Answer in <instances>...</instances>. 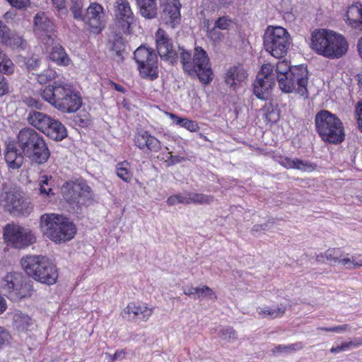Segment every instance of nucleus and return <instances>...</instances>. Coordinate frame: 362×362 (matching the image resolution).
Segmentation results:
<instances>
[{
  "mask_svg": "<svg viewBox=\"0 0 362 362\" xmlns=\"http://www.w3.org/2000/svg\"><path fill=\"white\" fill-rule=\"evenodd\" d=\"M40 95L45 101L63 112H75L82 105L80 93L70 84L54 81L53 85L47 86Z\"/></svg>",
  "mask_w": 362,
  "mask_h": 362,
  "instance_id": "1",
  "label": "nucleus"
},
{
  "mask_svg": "<svg viewBox=\"0 0 362 362\" xmlns=\"http://www.w3.org/2000/svg\"><path fill=\"white\" fill-rule=\"evenodd\" d=\"M17 143L32 163L44 164L50 156V151L42 136L32 128L21 129L17 135Z\"/></svg>",
  "mask_w": 362,
  "mask_h": 362,
  "instance_id": "2",
  "label": "nucleus"
},
{
  "mask_svg": "<svg viewBox=\"0 0 362 362\" xmlns=\"http://www.w3.org/2000/svg\"><path fill=\"white\" fill-rule=\"evenodd\" d=\"M21 266L28 275L47 285H53L58 279V271L50 259L43 255H28L21 259Z\"/></svg>",
  "mask_w": 362,
  "mask_h": 362,
  "instance_id": "3",
  "label": "nucleus"
},
{
  "mask_svg": "<svg viewBox=\"0 0 362 362\" xmlns=\"http://www.w3.org/2000/svg\"><path fill=\"white\" fill-rule=\"evenodd\" d=\"M315 130L321 139L329 144H337L345 139L344 124L335 115L321 110L315 116Z\"/></svg>",
  "mask_w": 362,
  "mask_h": 362,
  "instance_id": "4",
  "label": "nucleus"
},
{
  "mask_svg": "<svg viewBox=\"0 0 362 362\" xmlns=\"http://www.w3.org/2000/svg\"><path fill=\"white\" fill-rule=\"evenodd\" d=\"M0 206L10 214L28 216L33 211L30 198L19 187H10L0 193Z\"/></svg>",
  "mask_w": 362,
  "mask_h": 362,
  "instance_id": "5",
  "label": "nucleus"
},
{
  "mask_svg": "<svg viewBox=\"0 0 362 362\" xmlns=\"http://www.w3.org/2000/svg\"><path fill=\"white\" fill-rule=\"evenodd\" d=\"M0 287L4 295L13 302L30 298L33 292L32 285L18 272L7 273L1 279Z\"/></svg>",
  "mask_w": 362,
  "mask_h": 362,
  "instance_id": "6",
  "label": "nucleus"
},
{
  "mask_svg": "<svg viewBox=\"0 0 362 362\" xmlns=\"http://www.w3.org/2000/svg\"><path fill=\"white\" fill-rule=\"evenodd\" d=\"M291 45V37L288 31L282 27H269L264 35V47L268 52L276 58L286 54Z\"/></svg>",
  "mask_w": 362,
  "mask_h": 362,
  "instance_id": "7",
  "label": "nucleus"
},
{
  "mask_svg": "<svg viewBox=\"0 0 362 362\" xmlns=\"http://www.w3.org/2000/svg\"><path fill=\"white\" fill-rule=\"evenodd\" d=\"M134 59L142 78L153 81L158 77V57L153 49L139 46L134 52Z\"/></svg>",
  "mask_w": 362,
  "mask_h": 362,
  "instance_id": "8",
  "label": "nucleus"
},
{
  "mask_svg": "<svg viewBox=\"0 0 362 362\" xmlns=\"http://www.w3.org/2000/svg\"><path fill=\"white\" fill-rule=\"evenodd\" d=\"M62 194L67 203L76 206L84 204L93 197L90 187L83 179L65 182L62 186Z\"/></svg>",
  "mask_w": 362,
  "mask_h": 362,
  "instance_id": "9",
  "label": "nucleus"
},
{
  "mask_svg": "<svg viewBox=\"0 0 362 362\" xmlns=\"http://www.w3.org/2000/svg\"><path fill=\"white\" fill-rule=\"evenodd\" d=\"M180 61L185 74L197 76L204 83V49L202 47H195L193 57L190 52L183 49L180 54Z\"/></svg>",
  "mask_w": 362,
  "mask_h": 362,
  "instance_id": "10",
  "label": "nucleus"
},
{
  "mask_svg": "<svg viewBox=\"0 0 362 362\" xmlns=\"http://www.w3.org/2000/svg\"><path fill=\"white\" fill-rule=\"evenodd\" d=\"M4 237L8 245L22 249L36 241L35 235L27 228H4Z\"/></svg>",
  "mask_w": 362,
  "mask_h": 362,
  "instance_id": "11",
  "label": "nucleus"
},
{
  "mask_svg": "<svg viewBox=\"0 0 362 362\" xmlns=\"http://www.w3.org/2000/svg\"><path fill=\"white\" fill-rule=\"evenodd\" d=\"M105 10L97 2L90 3L83 18V22L88 30L93 33L99 34L105 28Z\"/></svg>",
  "mask_w": 362,
  "mask_h": 362,
  "instance_id": "12",
  "label": "nucleus"
},
{
  "mask_svg": "<svg viewBox=\"0 0 362 362\" xmlns=\"http://www.w3.org/2000/svg\"><path fill=\"white\" fill-rule=\"evenodd\" d=\"M115 21L123 33H129L135 17L128 0H117L114 6Z\"/></svg>",
  "mask_w": 362,
  "mask_h": 362,
  "instance_id": "13",
  "label": "nucleus"
},
{
  "mask_svg": "<svg viewBox=\"0 0 362 362\" xmlns=\"http://www.w3.org/2000/svg\"><path fill=\"white\" fill-rule=\"evenodd\" d=\"M181 6L180 0H160V19L163 23L172 28H176L181 21Z\"/></svg>",
  "mask_w": 362,
  "mask_h": 362,
  "instance_id": "14",
  "label": "nucleus"
},
{
  "mask_svg": "<svg viewBox=\"0 0 362 362\" xmlns=\"http://www.w3.org/2000/svg\"><path fill=\"white\" fill-rule=\"evenodd\" d=\"M155 37L157 52L160 58L173 63L177 58V54L173 47L172 40L162 28L157 30Z\"/></svg>",
  "mask_w": 362,
  "mask_h": 362,
  "instance_id": "15",
  "label": "nucleus"
},
{
  "mask_svg": "<svg viewBox=\"0 0 362 362\" xmlns=\"http://www.w3.org/2000/svg\"><path fill=\"white\" fill-rule=\"evenodd\" d=\"M134 144L141 151L158 153L162 149V143L148 131L144 129H137L133 138Z\"/></svg>",
  "mask_w": 362,
  "mask_h": 362,
  "instance_id": "16",
  "label": "nucleus"
},
{
  "mask_svg": "<svg viewBox=\"0 0 362 362\" xmlns=\"http://www.w3.org/2000/svg\"><path fill=\"white\" fill-rule=\"evenodd\" d=\"M35 31L42 42L47 45H53L54 39V24L45 13H37L34 18Z\"/></svg>",
  "mask_w": 362,
  "mask_h": 362,
  "instance_id": "17",
  "label": "nucleus"
},
{
  "mask_svg": "<svg viewBox=\"0 0 362 362\" xmlns=\"http://www.w3.org/2000/svg\"><path fill=\"white\" fill-rule=\"evenodd\" d=\"M154 312V307L140 301L129 302L124 308L122 313L128 315L135 322H147Z\"/></svg>",
  "mask_w": 362,
  "mask_h": 362,
  "instance_id": "18",
  "label": "nucleus"
},
{
  "mask_svg": "<svg viewBox=\"0 0 362 362\" xmlns=\"http://www.w3.org/2000/svg\"><path fill=\"white\" fill-rule=\"evenodd\" d=\"M348 49V44L344 37L332 31L329 45L324 57L330 59H339L346 54Z\"/></svg>",
  "mask_w": 362,
  "mask_h": 362,
  "instance_id": "19",
  "label": "nucleus"
},
{
  "mask_svg": "<svg viewBox=\"0 0 362 362\" xmlns=\"http://www.w3.org/2000/svg\"><path fill=\"white\" fill-rule=\"evenodd\" d=\"M288 76L293 79L296 92L300 95L307 98L308 95L307 89L308 71L307 66L303 64L294 66L288 73Z\"/></svg>",
  "mask_w": 362,
  "mask_h": 362,
  "instance_id": "20",
  "label": "nucleus"
},
{
  "mask_svg": "<svg viewBox=\"0 0 362 362\" xmlns=\"http://www.w3.org/2000/svg\"><path fill=\"white\" fill-rule=\"evenodd\" d=\"M0 43L9 46L12 48L24 49L26 46V41L22 36L11 29L0 20Z\"/></svg>",
  "mask_w": 362,
  "mask_h": 362,
  "instance_id": "21",
  "label": "nucleus"
},
{
  "mask_svg": "<svg viewBox=\"0 0 362 362\" xmlns=\"http://www.w3.org/2000/svg\"><path fill=\"white\" fill-rule=\"evenodd\" d=\"M332 30L319 29L313 32L311 35L310 47L318 54L325 56V51L329 45Z\"/></svg>",
  "mask_w": 362,
  "mask_h": 362,
  "instance_id": "22",
  "label": "nucleus"
},
{
  "mask_svg": "<svg viewBox=\"0 0 362 362\" xmlns=\"http://www.w3.org/2000/svg\"><path fill=\"white\" fill-rule=\"evenodd\" d=\"M247 76V71L243 65H234L226 70L224 81L228 86L235 90L238 84L243 82Z\"/></svg>",
  "mask_w": 362,
  "mask_h": 362,
  "instance_id": "23",
  "label": "nucleus"
},
{
  "mask_svg": "<svg viewBox=\"0 0 362 362\" xmlns=\"http://www.w3.org/2000/svg\"><path fill=\"white\" fill-rule=\"evenodd\" d=\"M204 202V195L202 194L185 192L183 193H178L176 194L170 195L167 199L166 203L168 206H175L178 204H201Z\"/></svg>",
  "mask_w": 362,
  "mask_h": 362,
  "instance_id": "24",
  "label": "nucleus"
},
{
  "mask_svg": "<svg viewBox=\"0 0 362 362\" xmlns=\"http://www.w3.org/2000/svg\"><path fill=\"white\" fill-rule=\"evenodd\" d=\"M76 233V228H47L45 234L55 243L71 240Z\"/></svg>",
  "mask_w": 362,
  "mask_h": 362,
  "instance_id": "25",
  "label": "nucleus"
},
{
  "mask_svg": "<svg viewBox=\"0 0 362 362\" xmlns=\"http://www.w3.org/2000/svg\"><path fill=\"white\" fill-rule=\"evenodd\" d=\"M345 21L356 29L362 30V4L354 3L347 7Z\"/></svg>",
  "mask_w": 362,
  "mask_h": 362,
  "instance_id": "26",
  "label": "nucleus"
},
{
  "mask_svg": "<svg viewBox=\"0 0 362 362\" xmlns=\"http://www.w3.org/2000/svg\"><path fill=\"white\" fill-rule=\"evenodd\" d=\"M4 159L9 168L18 169L23 163V156L18 151L13 142H9L6 147Z\"/></svg>",
  "mask_w": 362,
  "mask_h": 362,
  "instance_id": "27",
  "label": "nucleus"
},
{
  "mask_svg": "<svg viewBox=\"0 0 362 362\" xmlns=\"http://www.w3.org/2000/svg\"><path fill=\"white\" fill-rule=\"evenodd\" d=\"M40 221V226H74L66 216L54 213L42 214Z\"/></svg>",
  "mask_w": 362,
  "mask_h": 362,
  "instance_id": "28",
  "label": "nucleus"
},
{
  "mask_svg": "<svg viewBox=\"0 0 362 362\" xmlns=\"http://www.w3.org/2000/svg\"><path fill=\"white\" fill-rule=\"evenodd\" d=\"M27 119L31 126L44 133L52 118L40 112L30 111Z\"/></svg>",
  "mask_w": 362,
  "mask_h": 362,
  "instance_id": "29",
  "label": "nucleus"
},
{
  "mask_svg": "<svg viewBox=\"0 0 362 362\" xmlns=\"http://www.w3.org/2000/svg\"><path fill=\"white\" fill-rule=\"evenodd\" d=\"M50 139L55 141H62L67 136L66 129L59 121L52 119L47 129L44 132Z\"/></svg>",
  "mask_w": 362,
  "mask_h": 362,
  "instance_id": "30",
  "label": "nucleus"
},
{
  "mask_svg": "<svg viewBox=\"0 0 362 362\" xmlns=\"http://www.w3.org/2000/svg\"><path fill=\"white\" fill-rule=\"evenodd\" d=\"M274 84V79H266L263 77L257 76L253 84V93L257 98L265 100L269 95V89L272 88Z\"/></svg>",
  "mask_w": 362,
  "mask_h": 362,
  "instance_id": "31",
  "label": "nucleus"
},
{
  "mask_svg": "<svg viewBox=\"0 0 362 362\" xmlns=\"http://www.w3.org/2000/svg\"><path fill=\"white\" fill-rule=\"evenodd\" d=\"M49 57L52 62L61 66H69L71 62L65 49L60 44L52 46Z\"/></svg>",
  "mask_w": 362,
  "mask_h": 362,
  "instance_id": "32",
  "label": "nucleus"
},
{
  "mask_svg": "<svg viewBox=\"0 0 362 362\" xmlns=\"http://www.w3.org/2000/svg\"><path fill=\"white\" fill-rule=\"evenodd\" d=\"M165 114L173 120L174 124L183 127L191 132H196L199 129L198 123L196 121L191 120L185 117H180L177 115L169 112H165Z\"/></svg>",
  "mask_w": 362,
  "mask_h": 362,
  "instance_id": "33",
  "label": "nucleus"
},
{
  "mask_svg": "<svg viewBox=\"0 0 362 362\" xmlns=\"http://www.w3.org/2000/svg\"><path fill=\"white\" fill-rule=\"evenodd\" d=\"M139 11L144 18L153 19L158 16V7L156 0H146L137 3Z\"/></svg>",
  "mask_w": 362,
  "mask_h": 362,
  "instance_id": "34",
  "label": "nucleus"
},
{
  "mask_svg": "<svg viewBox=\"0 0 362 362\" xmlns=\"http://www.w3.org/2000/svg\"><path fill=\"white\" fill-rule=\"evenodd\" d=\"M116 175L124 182L129 183L133 179V172L131 165L127 160H123L117 163L115 166Z\"/></svg>",
  "mask_w": 362,
  "mask_h": 362,
  "instance_id": "35",
  "label": "nucleus"
},
{
  "mask_svg": "<svg viewBox=\"0 0 362 362\" xmlns=\"http://www.w3.org/2000/svg\"><path fill=\"white\" fill-rule=\"evenodd\" d=\"M54 180L52 175H42L39 179L40 194L44 197L54 195L52 191Z\"/></svg>",
  "mask_w": 362,
  "mask_h": 362,
  "instance_id": "36",
  "label": "nucleus"
},
{
  "mask_svg": "<svg viewBox=\"0 0 362 362\" xmlns=\"http://www.w3.org/2000/svg\"><path fill=\"white\" fill-rule=\"evenodd\" d=\"M293 66H291L287 61H279L276 66V79L279 82V86H282L284 88L289 90V86L283 84V77L286 78L288 73L291 71Z\"/></svg>",
  "mask_w": 362,
  "mask_h": 362,
  "instance_id": "37",
  "label": "nucleus"
},
{
  "mask_svg": "<svg viewBox=\"0 0 362 362\" xmlns=\"http://www.w3.org/2000/svg\"><path fill=\"white\" fill-rule=\"evenodd\" d=\"M126 47L124 38L121 35H116L112 42V50L115 52L117 62H122L124 61Z\"/></svg>",
  "mask_w": 362,
  "mask_h": 362,
  "instance_id": "38",
  "label": "nucleus"
},
{
  "mask_svg": "<svg viewBox=\"0 0 362 362\" xmlns=\"http://www.w3.org/2000/svg\"><path fill=\"white\" fill-rule=\"evenodd\" d=\"M286 310V306L281 304L280 306H277L275 308L269 307L257 308V312L259 315L263 317H269L271 318H276L281 317L284 315Z\"/></svg>",
  "mask_w": 362,
  "mask_h": 362,
  "instance_id": "39",
  "label": "nucleus"
},
{
  "mask_svg": "<svg viewBox=\"0 0 362 362\" xmlns=\"http://www.w3.org/2000/svg\"><path fill=\"white\" fill-rule=\"evenodd\" d=\"M325 257L326 260L329 261L331 264H342V259H346V256L339 248H330L325 251Z\"/></svg>",
  "mask_w": 362,
  "mask_h": 362,
  "instance_id": "40",
  "label": "nucleus"
},
{
  "mask_svg": "<svg viewBox=\"0 0 362 362\" xmlns=\"http://www.w3.org/2000/svg\"><path fill=\"white\" fill-rule=\"evenodd\" d=\"M304 348L302 342H296L288 345H278L272 349V351L274 354L280 353L290 354L296 351L301 350Z\"/></svg>",
  "mask_w": 362,
  "mask_h": 362,
  "instance_id": "41",
  "label": "nucleus"
},
{
  "mask_svg": "<svg viewBox=\"0 0 362 362\" xmlns=\"http://www.w3.org/2000/svg\"><path fill=\"white\" fill-rule=\"evenodd\" d=\"M219 337L227 342H230L238 339L236 331L230 326L221 327L218 333Z\"/></svg>",
  "mask_w": 362,
  "mask_h": 362,
  "instance_id": "42",
  "label": "nucleus"
},
{
  "mask_svg": "<svg viewBox=\"0 0 362 362\" xmlns=\"http://www.w3.org/2000/svg\"><path fill=\"white\" fill-rule=\"evenodd\" d=\"M14 71V65L12 61L0 50V72L10 74Z\"/></svg>",
  "mask_w": 362,
  "mask_h": 362,
  "instance_id": "43",
  "label": "nucleus"
},
{
  "mask_svg": "<svg viewBox=\"0 0 362 362\" xmlns=\"http://www.w3.org/2000/svg\"><path fill=\"white\" fill-rule=\"evenodd\" d=\"M342 265L349 269L362 267V255H353L351 258L346 256V259H342Z\"/></svg>",
  "mask_w": 362,
  "mask_h": 362,
  "instance_id": "44",
  "label": "nucleus"
},
{
  "mask_svg": "<svg viewBox=\"0 0 362 362\" xmlns=\"http://www.w3.org/2000/svg\"><path fill=\"white\" fill-rule=\"evenodd\" d=\"M264 117L267 122H276L279 119V112L274 106L269 103L267 104L262 108Z\"/></svg>",
  "mask_w": 362,
  "mask_h": 362,
  "instance_id": "45",
  "label": "nucleus"
},
{
  "mask_svg": "<svg viewBox=\"0 0 362 362\" xmlns=\"http://www.w3.org/2000/svg\"><path fill=\"white\" fill-rule=\"evenodd\" d=\"M317 168V165L308 160L296 158L295 168L303 172H313Z\"/></svg>",
  "mask_w": 362,
  "mask_h": 362,
  "instance_id": "46",
  "label": "nucleus"
},
{
  "mask_svg": "<svg viewBox=\"0 0 362 362\" xmlns=\"http://www.w3.org/2000/svg\"><path fill=\"white\" fill-rule=\"evenodd\" d=\"M57 77V73L55 70L52 69H47L39 74L37 80L40 83H47V82L54 80Z\"/></svg>",
  "mask_w": 362,
  "mask_h": 362,
  "instance_id": "47",
  "label": "nucleus"
},
{
  "mask_svg": "<svg viewBox=\"0 0 362 362\" xmlns=\"http://www.w3.org/2000/svg\"><path fill=\"white\" fill-rule=\"evenodd\" d=\"M70 11L75 19L83 21L84 14L83 13V5L81 2L77 1L73 2L70 7Z\"/></svg>",
  "mask_w": 362,
  "mask_h": 362,
  "instance_id": "48",
  "label": "nucleus"
},
{
  "mask_svg": "<svg viewBox=\"0 0 362 362\" xmlns=\"http://www.w3.org/2000/svg\"><path fill=\"white\" fill-rule=\"evenodd\" d=\"M233 21L231 18L228 16L219 17L214 23L216 28L220 30H228L233 25Z\"/></svg>",
  "mask_w": 362,
  "mask_h": 362,
  "instance_id": "49",
  "label": "nucleus"
},
{
  "mask_svg": "<svg viewBox=\"0 0 362 362\" xmlns=\"http://www.w3.org/2000/svg\"><path fill=\"white\" fill-rule=\"evenodd\" d=\"M273 66L270 64H264L262 66L261 71L258 73L257 76L263 77L266 79H274V74L273 73Z\"/></svg>",
  "mask_w": 362,
  "mask_h": 362,
  "instance_id": "50",
  "label": "nucleus"
},
{
  "mask_svg": "<svg viewBox=\"0 0 362 362\" xmlns=\"http://www.w3.org/2000/svg\"><path fill=\"white\" fill-rule=\"evenodd\" d=\"M11 335L4 327L0 326V350L9 344Z\"/></svg>",
  "mask_w": 362,
  "mask_h": 362,
  "instance_id": "51",
  "label": "nucleus"
},
{
  "mask_svg": "<svg viewBox=\"0 0 362 362\" xmlns=\"http://www.w3.org/2000/svg\"><path fill=\"white\" fill-rule=\"evenodd\" d=\"M218 28L214 27L208 31V36L211 41L214 42H218L222 40L223 37V35L221 32H220Z\"/></svg>",
  "mask_w": 362,
  "mask_h": 362,
  "instance_id": "52",
  "label": "nucleus"
},
{
  "mask_svg": "<svg viewBox=\"0 0 362 362\" xmlns=\"http://www.w3.org/2000/svg\"><path fill=\"white\" fill-rule=\"evenodd\" d=\"M209 59L205 54V85L209 83L213 80L214 74L211 66L209 65Z\"/></svg>",
  "mask_w": 362,
  "mask_h": 362,
  "instance_id": "53",
  "label": "nucleus"
},
{
  "mask_svg": "<svg viewBox=\"0 0 362 362\" xmlns=\"http://www.w3.org/2000/svg\"><path fill=\"white\" fill-rule=\"evenodd\" d=\"M284 83L291 86V87H289V90H288V89L284 88V87L282 86H279V88H281V90L282 91H284V93H291L293 91H296L295 84L293 82V79H292V77H290L289 76H286V78L283 77V84Z\"/></svg>",
  "mask_w": 362,
  "mask_h": 362,
  "instance_id": "54",
  "label": "nucleus"
},
{
  "mask_svg": "<svg viewBox=\"0 0 362 362\" xmlns=\"http://www.w3.org/2000/svg\"><path fill=\"white\" fill-rule=\"evenodd\" d=\"M362 345V338L356 339L354 341L343 342L341 344L342 351H346L352 346L357 347Z\"/></svg>",
  "mask_w": 362,
  "mask_h": 362,
  "instance_id": "55",
  "label": "nucleus"
},
{
  "mask_svg": "<svg viewBox=\"0 0 362 362\" xmlns=\"http://www.w3.org/2000/svg\"><path fill=\"white\" fill-rule=\"evenodd\" d=\"M8 2L14 8L22 9L26 8L30 4V0H7Z\"/></svg>",
  "mask_w": 362,
  "mask_h": 362,
  "instance_id": "56",
  "label": "nucleus"
},
{
  "mask_svg": "<svg viewBox=\"0 0 362 362\" xmlns=\"http://www.w3.org/2000/svg\"><path fill=\"white\" fill-rule=\"evenodd\" d=\"M351 330V327L348 324L337 325L331 327L330 332H335L338 334H342L346 332H350Z\"/></svg>",
  "mask_w": 362,
  "mask_h": 362,
  "instance_id": "57",
  "label": "nucleus"
},
{
  "mask_svg": "<svg viewBox=\"0 0 362 362\" xmlns=\"http://www.w3.org/2000/svg\"><path fill=\"white\" fill-rule=\"evenodd\" d=\"M9 86L6 78L0 74V96L8 93Z\"/></svg>",
  "mask_w": 362,
  "mask_h": 362,
  "instance_id": "58",
  "label": "nucleus"
},
{
  "mask_svg": "<svg viewBox=\"0 0 362 362\" xmlns=\"http://www.w3.org/2000/svg\"><path fill=\"white\" fill-rule=\"evenodd\" d=\"M184 293L189 296L192 295H197L198 296H200L204 293V288L190 287L185 289Z\"/></svg>",
  "mask_w": 362,
  "mask_h": 362,
  "instance_id": "59",
  "label": "nucleus"
},
{
  "mask_svg": "<svg viewBox=\"0 0 362 362\" xmlns=\"http://www.w3.org/2000/svg\"><path fill=\"white\" fill-rule=\"evenodd\" d=\"M356 113L357 115L358 127L362 132V100L357 103L356 106Z\"/></svg>",
  "mask_w": 362,
  "mask_h": 362,
  "instance_id": "60",
  "label": "nucleus"
},
{
  "mask_svg": "<svg viewBox=\"0 0 362 362\" xmlns=\"http://www.w3.org/2000/svg\"><path fill=\"white\" fill-rule=\"evenodd\" d=\"M25 103L28 107H35L36 109L40 110L42 108V104L35 98H28L25 100Z\"/></svg>",
  "mask_w": 362,
  "mask_h": 362,
  "instance_id": "61",
  "label": "nucleus"
},
{
  "mask_svg": "<svg viewBox=\"0 0 362 362\" xmlns=\"http://www.w3.org/2000/svg\"><path fill=\"white\" fill-rule=\"evenodd\" d=\"M281 163L286 168L294 169L296 165V158L291 159L290 158L286 157L281 160Z\"/></svg>",
  "mask_w": 362,
  "mask_h": 362,
  "instance_id": "62",
  "label": "nucleus"
},
{
  "mask_svg": "<svg viewBox=\"0 0 362 362\" xmlns=\"http://www.w3.org/2000/svg\"><path fill=\"white\" fill-rule=\"evenodd\" d=\"M107 85L110 86L112 88L119 93H125L126 92V89L122 85L118 84L112 80H108Z\"/></svg>",
  "mask_w": 362,
  "mask_h": 362,
  "instance_id": "63",
  "label": "nucleus"
},
{
  "mask_svg": "<svg viewBox=\"0 0 362 362\" xmlns=\"http://www.w3.org/2000/svg\"><path fill=\"white\" fill-rule=\"evenodd\" d=\"M205 298L214 301L216 299L215 293L208 286H205Z\"/></svg>",
  "mask_w": 362,
  "mask_h": 362,
  "instance_id": "64",
  "label": "nucleus"
}]
</instances>
